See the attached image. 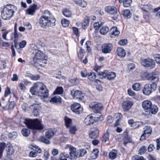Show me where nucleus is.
Returning <instances> with one entry per match:
<instances>
[{"label":"nucleus","instance_id":"9b49d317","mask_svg":"<svg viewBox=\"0 0 160 160\" xmlns=\"http://www.w3.org/2000/svg\"><path fill=\"white\" fill-rule=\"evenodd\" d=\"M152 131V128L150 127L145 126L144 128L143 132L141 135L140 140L142 141L148 138L151 134Z\"/></svg>","mask_w":160,"mask_h":160},{"label":"nucleus","instance_id":"f3484780","mask_svg":"<svg viewBox=\"0 0 160 160\" xmlns=\"http://www.w3.org/2000/svg\"><path fill=\"white\" fill-rule=\"evenodd\" d=\"M37 7V5L35 4L30 6L29 8L26 10V14L31 16L34 15L35 11L38 9Z\"/></svg>","mask_w":160,"mask_h":160},{"label":"nucleus","instance_id":"bf43d9fd","mask_svg":"<svg viewBox=\"0 0 160 160\" xmlns=\"http://www.w3.org/2000/svg\"><path fill=\"white\" fill-rule=\"evenodd\" d=\"M128 43L127 40L126 39H122L118 42L119 44L121 46H124L126 45Z\"/></svg>","mask_w":160,"mask_h":160},{"label":"nucleus","instance_id":"37998d69","mask_svg":"<svg viewBox=\"0 0 160 160\" xmlns=\"http://www.w3.org/2000/svg\"><path fill=\"white\" fill-rule=\"evenodd\" d=\"M122 0H119L120 2H122ZM132 2V0H123V5L125 7H127L130 6Z\"/></svg>","mask_w":160,"mask_h":160},{"label":"nucleus","instance_id":"e433bc0d","mask_svg":"<svg viewBox=\"0 0 160 160\" xmlns=\"http://www.w3.org/2000/svg\"><path fill=\"white\" fill-rule=\"evenodd\" d=\"M99 150L98 149H94L91 154V157L92 159H96L98 156Z\"/></svg>","mask_w":160,"mask_h":160},{"label":"nucleus","instance_id":"603ef678","mask_svg":"<svg viewBox=\"0 0 160 160\" xmlns=\"http://www.w3.org/2000/svg\"><path fill=\"white\" fill-rule=\"evenodd\" d=\"M78 157H82L84 156L86 153L87 151L85 149H79L78 150Z\"/></svg>","mask_w":160,"mask_h":160},{"label":"nucleus","instance_id":"5fc2aeb1","mask_svg":"<svg viewBox=\"0 0 160 160\" xmlns=\"http://www.w3.org/2000/svg\"><path fill=\"white\" fill-rule=\"evenodd\" d=\"M61 22L62 25L64 27H68L69 23V21L64 18L62 19Z\"/></svg>","mask_w":160,"mask_h":160},{"label":"nucleus","instance_id":"f257e3e1","mask_svg":"<svg viewBox=\"0 0 160 160\" xmlns=\"http://www.w3.org/2000/svg\"><path fill=\"white\" fill-rule=\"evenodd\" d=\"M55 18L48 10L44 11L43 14L40 18L38 20L40 26L43 28L55 26Z\"/></svg>","mask_w":160,"mask_h":160},{"label":"nucleus","instance_id":"3c124183","mask_svg":"<svg viewBox=\"0 0 160 160\" xmlns=\"http://www.w3.org/2000/svg\"><path fill=\"white\" fill-rule=\"evenodd\" d=\"M63 92V88L62 87H58L53 92L54 94H61Z\"/></svg>","mask_w":160,"mask_h":160},{"label":"nucleus","instance_id":"2f4dec72","mask_svg":"<svg viewBox=\"0 0 160 160\" xmlns=\"http://www.w3.org/2000/svg\"><path fill=\"white\" fill-rule=\"evenodd\" d=\"M7 148L6 151L8 155H11L14 153V150L13 147L12 145L10 144H8Z\"/></svg>","mask_w":160,"mask_h":160},{"label":"nucleus","instance_id":"2eb2a0df","mask_svg":"<svg viewBox=\"0 0 160 160\" xmlns=\"http://www.w3.org/2000/svg\"><path fill=\"white\" fill-rule=\"evenodd\" d=\"M71 94L74 98L82 99L84 98L83 93L80 90H72L71 91Z\"/></svg>","mask_w":160,"mask_h":160},{"label":"nucleus","instance_id":"a19ab883","mask_svg":"<svg viewBox=\"0 0 160 160\" xmlns=\"http://www.w3.org/2000/svg\"><path fill=\"white\" fill-rule=\"evenodd\" d=\"M69 132L71 134H75L76 131L77 130V128L75 126L72 125L69 127Z\"/></svg>","mask_w":160,"mask_h":160},{"label":"nucleus","instance_id":"7ed1b4c3","mask_svg":"<svg viewBox=\"0 0 160 160\" xmlns=\"http://www.w3.org/2000/svg\"><path fill=\"white\" fill-rule=\"evenodd\" d=\"M32 54L33 55V62L32 64L35 65L37 63H38L42 67V64L40 63L42 62L46 64L47 62L48 56L45 55L42 52L38 50L37 46L34 47L32 50Z\"/></svg>","mask_w":160,"mask_h":160},{"label":"nucleus","instance_id":"c756f323","mask_svg":"<svg viewBox=\"0 0 160 160\" xmlns=\"http://www.w3.org/2000/svg\"><path fill=\"white\" fill-rule=\"evenodd\" d=\"M122 13L124 17L126 18H129L132 16V14L130 11L128 9L123 10Z\"/></svg>","mask_w":160,"mask_h":160},{"label":"nucleus","instance_id":"c9c22d12","mask_svg":"<svg viewBox=\"0 0 160 160\" xmlns=\"http://www.w3.org/2000/svg\"><path fill=\"white\" fill-rule=\"evenodd\" d=\"M99 131L98 129L92 131L89 134V136L92 138H96L98 136Z\"/></svg>","mask_w":160,"mask_h":160},{"label":"nucleus","instance_id":"6e6d98bb","mask_svg":"<svg viewBox=\"0 0 160 160\" xmlns=\"http://www.w3.org/2000/svg\"><path fill=\"white\" fill-rule=\"evenodd\" d=\"M108 74V71L106 70L102 72H98V74L100 76L103 77V78H107V76Z\"/></svg>","mask_w":160,"mask_h":160},{"label":"nucleus","instance_id":"0e129e2a","mask_svg":"<svg viewBox=\"0 0 160 160\" xmlns=\"http://www.w3.org/2000/svg\"><path fill=\"white\" fill-rule=\"evenodd\" d=\"M147 150L146 147L144 146H142L139 149V153L140 154L144 153Z\"/></svg>","mask_w":160,"mask_h":160},{"label":"nucleus","instance_id":"aec40b11","mask_svg":"<svg viewBox=\"0 0 160 160\" xmlns=\"http://www.w3.org/2000/svg\"><path fill=\"white\" fill-rule=\"evenodd\" d=\"M133 104L132 102L129 101H125L122 104V108L124 111H128L131 108Z\"/></svg>","mask_w":160,"mask_h":160},{"label":"nucleus","instance_id":"052dcab7","mask_svg":"<svg viewBox=\"0 0 160 160\" xmlns=\"http://www.w3.org/2000/svg\"><path fill=\"white\" fill-rule=\"evenodd\" d=\"M154 59L156 63L160 66V54L156 55L154 57Z\"/></svg>","mask_w":160,"mask_h":160},{"label":"nucleus","instance_id":"72a5a7b5","mask_svg":"<svg viewBox=\"0 0 160 160\" xmlns=\"http://www.w3.org/2000/svg\"><path fill=\"white\" fill-rule=\"evenodd\" d=\"M64 120L65 126L67 128L72 125V120L71 119L67 117H65Z\"/></svg>","mask_w":160,"mask_h":160},{"label":"nucleus","instance_id":"49530a36","mask_svg":"<svg viewBox=\"0 0 160 160\" xmlns=\"http://www.w3.org/2000/svg\"><path fill=\"white\" fill-rule=\"evenodd\" d=\"M89 22V18L86 17L85 18L83 22L82 23V27L83 29H86L88 25Z\"/></svg>","mask_w":160,"mask_h":160},{"label":"nucleus","instance_id":"6ab92c4d","mask_svg":"<svg viewBox=\"0 0 160 160\" xmlns=\"http://www.w3.org/2000/svg\"><path fill=\"white\" fill-rule=\"evenodd\" d=\"M160 76L158 73L152 72L149 74L148 80H151L153 82H156L158 81Z\"/></svg>","mask_w":160,"mask_h":160},{"label":"nucleus","instance_id":"f704fd0d","mask_svg":"<svg viewBox=\"0 0 160 160\" xmlns=\"http://www.w3.org/2000/svg\"><path fill=\"white\" fill-rule=\"evenodd\" d=\"M69 158V155L65 152L60 153L58 160H67V158Z\"/></svg>","mask_w":160,"mask_h":160},{"label":"nucleus","instance_id":"5701e85b","mask_svg":"<svg viewBox=\"0 0 160 160\" xmlns=\"http://www.w3.org/2000/svg\"><path fill=\"white\" fill-rule=\"evenodd\" d=\"M19 35L16 32L15 30V32L12 33L11 35V39L12 40H13L14 42L15 47L17 48L18 45V43L17 42L18 38Z\"/></svg>","mask_w":160,"mask_h":160},{"label":"nucleus","instance_id":"79ce46f5","mask_svg":"<svg viewBox=\"0 0 160 160\" xmlns=\"http://www.w3.org/2000/svg\"><path fill=\"white\" fill-rule=\"evenodd\" d=\"M6 147V144L4 142L0 143V159L2 158L3 152Z\"/></svg>","mask_w":160,"mask_h":160},{"label":"nucleus","instance_id":"69168bd1","mask_svg":"<svg viewBox=\"0 0 160 160\" xmlns=\"http://www.w3.org/2000/svg\"><path fill=\"white\" fill-rule=\"evenodd\" d=\"M11 93L10 89L9 87H8L6 89L5 92H4V96L5 97H8Z\"/></svg>","mask_w":160,"mask_h":160},{"label":"nucleus","instance_id":"e2e57ef3","mask_svg":"<svg viewBox=\"0 0 160 160\" xmlns=\"http://www.w3.org/2000/svg\"><path fill=\"white\" fill-rule=\"evenodd\" d=\"M132 160H146L143 157H138L137 156H134L132 157Z\"/></svg>","mask_w":160,"mask_h":160},{"label":"nucleus","instance_id":"774afa93","mask_svg":"<svg viewBox=\"0 0 160 160\" xmlns=\"http://www.w3.org/2000/svg\"><path fill=\"white\" fill-rule=\"evenodd\" d=\"M26 44V41L25 40H22L19 44V47L20 48H23L25 47Z\"/></svg>","mask_w":160,"mask_h":160},{"label":"nucleus","instance_id":"473e14b6","mask_svg":"<svg viewBox=\"0 0 160 160\" xmlns=\"http://www.w3.org/2000/svg\"><path fill=\"white\" fill-rule=\"evenodd\" d=\"M158 110V108L157 106L155 105H152L151 108L148 111L152 114H155L157 112Z\"/></svg>","mask_w":160,"mask_h":160},{"label":"nucleus","instance_id":"58836bf2","mask_svg":"<svg viewBox=\"0 0 160 160\" xmlns=\"http://www.w3.org/2000/svg\"><path fill=\"white\" fill-rule=\"evenodd\" d=\"M141 85L139 83L135 82L132 86L133 90L135 91H139L141 88Z\"/></svg>","mask_w":160,"mask_h":160},{"label":"nucleus","instance_id":"4be33fe9","mask_svg":"<svg viewBox=\"0 0 160 160\" xmlns=\"http://www.w3.org/2000/svg\"><path fill=\"white\" fill-rule=\"evenodd\" d=\"M152 104V102L149 100H144L142 102V106L144 110L148 111L151 108Z\"/></svg>","mask_w":160,"mask_h":160},{"label":"nucleus","instance_id":"f03ea898","mask_svg":"<svg viewBox=\"0 0 160 160\" xmlns=\"http://www.w3.org/2000/svg\"><path fill=\"white\" fill-rule=\"evenodd\" d=\"M30 92L32 94L38 95L41 99L46 98L49 96L48 90L46 86L40 82L34 83L31 88Z\"/></svg>","mask_w":160,"mask_h":160},{"label":"nucleus","instance_id":"f8f14e48","mask_svg":"<svg viewBox=\"0 0 160 160\" xmlns=\"http://www.w3.org/2000/svg\"><path fill=\"white\" fill-rule=\"evenodd\" d=\"M36 103L31 105L30 108L32 110L33 115L37 116L39 114V110L41 108L40 103L38 102H35Z\"/></svg>","mask_w":160,"mask_h":160},{"label":"nucleus","instance_id":"09e8293b","mask_svg":"<svg viewBox=\"0 0 160 160\" xmlns=\"http://www.w3.org/2000/svg\"><path fill=\"white\" fill-rule=\"evenodd\" d=\"M88 76L89 79L91 80H93L96 77L95 73L94 72H91L90 73H88Z\"/></svg>","mask_w":160,"mask_h":160},{"label":"nucleus","instance_id":"de8ad7c7","mask_svg":"<svg viewBox=\"0 0 160 160\" xmlns=\"http://www.w3.org/2000/svg\"><path fill=\"white\" fill-rule=\"evenodd\" d=\"M30 130L28 129L25 128H23L22 131L21 132L23 135L24 136H28L30 133Z\"/></svg>","mask_w":160,"mask_h":160},{"label":"nucleus","instance_id":"1a4fd4ad","mask_svg":"<svg viewBox=\"0 0 160 160\" xmlns=\"http://www.w3.org/2000/svg\"><path fill=\"white\" fill-rule=\"evenodd\" d=\"M65 148L66 149L69 148L70 151L69 152L70 157H69L70 159H74L78 157V150L76 151V148L73 147L70 145L67 144L65 147Z\"/></svg>","mask_w":160,"mask_h":160},{"label":"nucleus","instance_id":"412c9836","mask_svg":"<svg viewBox=\"0 0 160 160\" xmlns=\"http://www.w3.org/2000/svg\"><path fill=\"white\" fill-rule=\"evenodd\" d=\"M95 121L94 118L91 115H89L86 117L84 121V123L87 125H89L92 124Z\"/></svg>","mask_w":160,"mask_h":160},{"label":"nucleus","instance_id":"bb28decb","mask_svg":"<svg viewBox=\"0 0 160 160\" xmlns=\"http://www.w3.org/2000/svg\"><path fill=\"white\" fill-rule=\"evenodd\" d=\"M111 129L108 128L106 131V132L104 134L102 139V142H106L109 140V139L110 132Z\"/></svg>","mask_w":160,"mask_h":160},{"label":"nucleus","instance_id":"13d9d810","mask_svg":"<svg viewBox=\"0 0 160 160\" xmlns=\"http://www.w3.org/2000/svg\"><path fill=\"white\" fill-rule=\"evenodd\" d=\"M153 12H157L156 14V16L160 17V8L158 7L157 8L154 9L153 11Z\"/></svg>","mask_w":160,"mask_h":160},{"label":"nucleus","instance_id":"4d7b16f0","mask_svg":"<svg viewBox=\"0 0 160 160\" xmlns=\"http://www.w3.org/2000/svg\"><path fill=\"white\" fill-rule=\"evenodd\" d=\"M149 74L146 72H142L141 73L140 76L143 79H146L148 80Z\"/></svg>","mask_w":160,"mask_h":160},{"label":"nucleus","instance_id":"8fccbe9b","mask_svg":"<svg viewBox=\"0 0 160 160\" xmlns=\"http://www.w3.org/2000/svg\"><path fill=\"white\" fill-rule=\"evenodd\" d=\"M38 139L39 140L47 144H49L50 143V141L46 139L44 136H40L39 138Z\"/></svg>","mask_w":160,"mask_h":160},{"label":"nucleus","instance_id":"6e6552de","mask_svg":"<svg viewBox=\"0 0 160 160\" xmlns=\"http://www.w3.org/2000/svg\"><path fill=\"white\" fill-rule=\"evenodd\" d=\"M156 88V85L155 84H146L143 89V93L145 95H148L152 93V91L154 90Z\"/></svg>","mask_w":160,"mask_h":160},{"label":"nucleus","instance_id":"864d4df0","mask_svg":"<svg viewBox=\"0 0 160 160\" xmlns=\"http://www.w3.org/2000/svg\"><path fill=\"white\" fill-rule=\"evenodd\" d=\"M85 51L84 50L81 49L78 53V56L79 58L82 59L83 58Z\"/></svg>","mask_w":160,"mask_h":160},{"label":"nucleus","instance_id":"ddd939ff","mask_svg":"<svg viewBox=\"0 0 160 160\" xmlns=\"http://www.w3.org/2000/svg\"><path fill=\"white\" fill-rule=\"evenodd\" d=\"M89 107L96 113L100 112L103 108L102 105L101 103L94 102L90 103L89 105Z\"/></svg>","mask_w":160,"mask_h":160},{"label":"nucleus","instance_id":"393cba45","mask_svg":"<svg viewBox=\"0 0 160 160\" xmlns=\"http://www.w3.org/2000/svg\"><path fill=\"white\" fill-rule=\"evenodd\" d=\"M116 52L118 56L121 58L124 57L126 54L125 50L121 47L117 48Z\"/></svg>","mask_w":160,"mask_h":160},{"label":"nucleus","instance_id":"a211bd4d","mask_svg":"<svg viewBox=\"0 0 160 160\" xmlns=\"http://www.w3.org/2000/svg\"><path fill=\"white\" fill-rule=\"evenodd\" d=\"M112 48V46L110 43H105L102 46V52L104 53L110 52Z\"/></svg>","mask_w":160,"mask_h":160},{"label":"nucleus","instance_id":"a18cd8bd","mask_svg":"<svg viewBox=\"0 0 160 160\" xmlns=\"http://www.w3.org/2000/svg\"><path fill=\"white\" fill-rule=\"evenodd\" d=\"M54 132L53 130H50L46 132L45 136L47 138L50 139L54 135Z\"/></svg>","mask_w":160,"mask_h":160},{"label":"nucleus","instance_id":"ea45409f","mask_svg":"<svg viewBox=\"0 0 160 160\" xmlns=\"http://www.w3.org/2000/svg\"><path fill=\"white\" fill-rule=\"evenodd\" d=\"M62 13L63 15L67 17H69L72 15L71 11L68 9L64 8L62 10Z\"/></svg>","mask_w":160,"mask_h":160},{"label":"nucleus","instance_id":"680f3d73","mask_svg":"<svg viewBox=\"0 0 160 160\" xmlns=\"http://www.w3.org/2000/svg\"><path fill=\"white\" fill-rule=\"evenodd\" d=\"M73 31L75 35L78 37L79 35V33L78 31V28L75 27H73L72 28Z\"/></svg>","mask_w":160,"mask_h":160},{"label":"nucleus","instance_id":"b1692460","mask_svg":"<svg viewBox=\"0 0 160 160\" xmlns=\"http://www.w3.org/2000/svg\"><path fill=\"white\" fill-rule=\"evenodd\" d=\"M110 31L111 32L110 36L112 38L118 36L120 33L119 31L117 30V27L115 26L112 27L110 29Z\"/></svg>","mask_w":160,"mask_h":160},{"label":"nucleus","instance_id":"4468645a","mask_svg":"<svg viewBox=\"0 0 160 160\" xmlns=\"http://www.w3.org/2000/svg\"><path fill=\"white\" fill-rule=\"evenodd\" d=\"M71 108L72 111L77 114H80L82 110V108L81 107L80 105L78 103H75L72 105Z\"/></svg>","mask_w":160,"mask_h":160},{"label":"nucleus","instance_id":"dca6fc26","mask_svg":"<svg viewBox=\"0 0 160 160\" xmlns=\"http://www.w3.org/2000/svg\"><path fill=\"white\" fill-rule=\"evenodd\" d=\"M105 10L107 13L110 15H115L118 13L117 8L114 6H106L105 8Z\"/></svg>","mask_w":160,"mask_h":160},{"label":"nucleus","instance_id":"39448f33","mask_svg":"<svg viewBox=\"0 0 160 160\" xmlns=\"http://www.w3.org/2000/svg\"><path fill=\"white\" fill-rule=\"evenodd\" d=\"M24 122L28 128L31 129L39 130L44 128V126L41 122L37 119L27 118L24 120Z\"/></svg>","mask_w":160,"mask_h":160},{"label":"nucleus","instance_id":"423d86ee","mask_svg":"<svg viewBox=\"0 0 160 160\" xmlns=\"http://www.w3.org/2000/svg\"><path fill=\"white\" fill-rule=\"evenodd\" d=\"M116 138L120 142L122 141L124 145H126L127 143L131 141V138L128 136L127 133L126 132H124L122 135L117 136L116 137Z\"/></svg>","mask_w":160,"mask_h":160},{"label":"nucleus","instance_id":"c85d7f7f","mask_svg":"<svg viewBox=\"0 0 160 160\" xmlns=\"http://www.w3.org/2000/svg\"><path fill=\"white\" fill-rule=\"evenodd\" d=\"M109 28L106 26H101L100 27L99 32L101 34L104 35L109 31Z\"/></svg>","mask_w":160,"mask_h":160},{"label":"nucleus","instance_id":"cd10ccee","mask_svg":"<svg viewBox=\"0 0 160 160\" xmlns=\"http://www.w3.org/2000/svg\"><path fill=\"white\" fill-rule=\"evenodd\" d=\"M73 0L76 4L82 8L86 7L87 5V2L84 0Z\"/></svg>","mask_w":160,"mask_h":160},{"label":"nucleus","instance_id":"4c0bfd02","mask_svg":"<svg viewBox=\"0 0 160 160\" xmlns=\"http://www.w3.org/2000/svg\"><path fill=\"white\" fill-rule=\"evenodd\" d=\"M117 155V151L115 150H112L109 153V157L110 159H114L116 157Z\"/></svg>","mask_w":160,"mask_h":160},{"label":"nucleus","instance_id":"20e7f679","mask_svg":"<svg viewBox=\"0 0 160 160\" xmlns=\"http://www.w3.org/2000/svg\"><path fill=\"white\" fill-rule=\"evenodd\" d=\"M17 10V7L12 5H7L1 11L2 18L5 20H10Z\"/></svg>","mask_w":160,"mask_h":160},{"label":"nucleus","instance_id":"338daca9","mask_svg":"<svg viewBox=\"0 0 160 160\" xmlns=\"http://www.w3.org/2000/svg\"><path fill=\"white\" fill-rule=\"evenodd\" d=\"M22 109L25 111H27L28 109V104L26 103H24L22 106Z\"/></svg>","mask_w":160,"mask_h":160},{"label":"nucleus","instance_id":"0eeeda50","mask_svg":"<svg viewBox=\"0 0 160 160\" xmlns=\"http://www.w3.org/2000/svg\"><path fill=\"white\" fill-rule=\"evenodd\" d=\"M29 148L36 152L32 151L29 153V156L31 158H35L38 155V153H40L41 152V149L38 146L34 144H30L29 146Z\"/></svg>","mask_w":160,"mask_h":160},{"label":"nucleus","instance_id":"a878e982","mask_svg":"<svg viewBox=\"0 0 160 160\" xmlns=\"http://www.w3.org/2000/svg\"><path fill=\"white\" fill-rule=\"evenodd\" d=\"M140 8L143 11L147 12L152 8V6L150 4H141Z\"/></svg>","mask_w":160,"mask_h":160},{"label":"nucleus","instance_id":"9d476101","mask_svg":"<svg viewBox=\"0 0 160 160\" xmlns=\"http://www.w3.org/2000/svg\"><path fill=\"white\" fill-rule=\"evenodd\" d=\"M141 62L142 65L145 67L153 68L155 66V63L154 60L149 58L141 59Z\"/></svg>","mask_w":160,"mask_h":160},{"label":"nucleus","instance_id":"c03bdc74","mask_svg":"<svg viewBox=\"0 0 160 160\" xmlns=\"http://www.w3.org/2000/svg\"><path fill=\"white\" fill-rule=\"evenodd\" d=\"M116 77L115 72H108L107 79L109 80L113 79Z\"/></svg>","mask_w":160,"mask_h":160},{"label":"nucleus","instance_id":"7c9ffc66","mask_svg":"<svg viewBox=\"0 0 160 160\" xmlns=\"http://www.w3.org/2000/svg\"><path fill=\"white\" fill-rule=\"evenodd\" d=\"M50 102L52 103L61 102V98L60 96H57L52 98L50 100Z\"/></svg>","mask_w":160,"mask_h":160}]
</instances>
